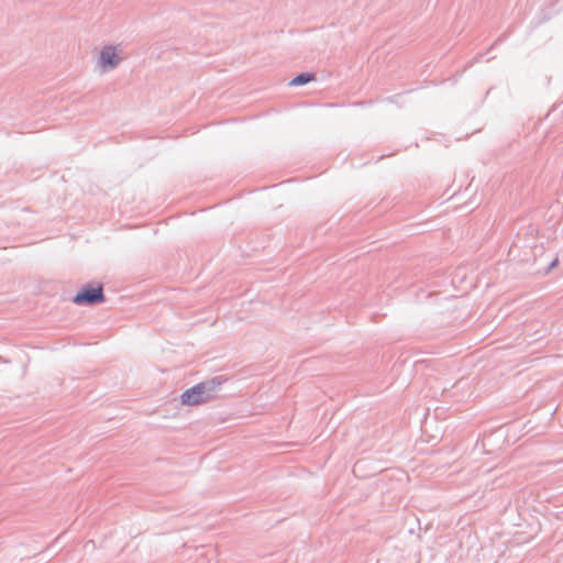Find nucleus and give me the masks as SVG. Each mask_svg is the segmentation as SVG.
I'll return each mask as SVG.
<instances>
[{"instance_id":"nucleus-1","label":"nucleus","mask_w":563,"mask_h":563,"mask_svg":"<svg viewBox=\"0 0 563 563\" xmlns=\"http://www.w3.org/2000/svg\"><path fill=\"white\" fill-rule=\"evenodd\" d=\"M104 300V296L102 292V287H88L82 288L75 297L74 302L77 305H92L97 302H102Z\"/></svg>"},{"instance_id":"nucleus-4","label":"nucleus","mask_w":563,"mask_h":563,"mask_svg":"<svg viewBox=\"0 0 563 563\" xmlns=\"http://www.w3.org/2000/svg\"><path fill=\"white\" fill-rule=\"evenodd\" d=\"M312 78L313 76L310 74H300L296 76L290 84L292 86H299L309 82L310 80H312Z\"/></svg>"},{"instance_id":"nucleus-3","label":"nucleus","mask_w":563,"mask_h":563,"mask_svg":"<svg viewBox=\"0 0 563 563\" xmlns=\"http://www.w3.org/2000/svg\"><path fill=\"white\" fill-rule=\"evenodd\" d=\"M120 60L121 56L114 47L108 46L102 49L100 55V64L102 68H113L120 63Z\"/></svg>"},{"instance_id":"nucleus-2","label":"nucleus","mask_w":563,"mask_h":563,"mask_svg":"<svg viewBox=\"0 0 563 563\" xmlns=\"http://www.w3.org/2000/svg\"><path fill=\"white\" fill-rule=\"evenodd\" d=\"M209 398L210 397L207 395V385L202 383L186 390L181 395V402L184 405L195 406L208 400Z\"/></svg>"}]
</instances>
